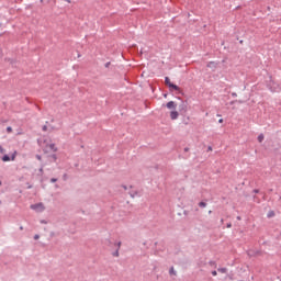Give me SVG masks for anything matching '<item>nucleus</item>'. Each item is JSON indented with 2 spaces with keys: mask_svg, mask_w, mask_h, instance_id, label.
I'll use <instances>...</instances> for the list:
<instances>
[{
  "mask_svg": "<svg viewBox=\"0 0 281 281\" xmlns=\"http://www.w3.org/2000/svg\"><path fill=\"white\" fill-rule=\"evenodd\" d=\"M50 181H52V183H56L57 180H56V178H53Z\"/></svg>",
  "mask_w": 281,
  "mask_h": 281,
  "instance_id": "nucleus-18",
  "label": "nucleus"
},
{
  "mask_svg": "<svg viewBox=\"0 0 281 281\" xmlns=\"http://www.w3.org/2000/svg\"><path fill=\"white\" fill-rule=\"evenodd\" d=\"M273 216H276V212L270 211V212L268 213V218H271V217H273Z\"/></svg>",
  "mask_w": 281,
  "mask_h": 281,
  "instance_id": "nucleus-11",
  "label": "nucleus"
},
{
  "mask_svg": "<svg viewBox=\"0 0 281 281\" xmlns=\"http://www.w3.org/2000/svg\"><path fill=\"white\" fill-rule=\"evenodd\" d=\"M14 159H16V151H14V153L12 154L11 158H10V156H8V155H4V156L2 157V161H14Z\"/></svg>",
  "mask_w": 281,
  "mask_h": 281,
  "instance_id": "nucleus-3",
  "label": "nucleus"
},
{
  "mask_svg": "<svg viewBox=\"0 0 281 281\" xmlns=\"http://www.w3.org/2000/svg\"><path fill=\"white\" fill-rule=\"evenodd\" d=\"M167 109H177V103H175V101H169L167 103Z\"/></svg>",
  "mask_w": 281,
  "mask_h": 281,
  "instance_id": "nucleus-4",
  "label": "nucleus"
},
{
  "mask_svg": "<svg viewBox=\"0 0 281 281\" xmlns=\"http://www.w3.org/2000/svg\"><path fill=\"white\" fill-rule=\"evenodd\" d=\"M199 207H207V203H205V202H200V203H199Z\"/></svg>",
  "mask_w": 281,
  "mask_h": 281,
  "instance_id": "nucleus-12",
  "label": "nucleus"
},
{
  "mask_svg": "<svg viewBox=\"0 0 281 281\" xmlns=\"http://www.w3.org/2000/svg\"><path fill=\"white\" fill-rule=\"evenodd\" d=\"M7 133H12V127H7Z\"/></svg>",
  "mask_w": 281,
  "mask_h": 281,
  "instance_id": "nucleus-16",
  "label": "nucleus"
},
{
  "mask_svg": "<svg viewBox=\"0 0 281 281\" xmlns=\"http://www.w3.org/2000/svg\"><path fill=\"white\" fill-rule=\"evenodd\" d=\"M0 205H1V201H0Z\"/></svg>",
  "mask_w": 281,
  "mask_h": 281,
  "instance_id": "nucleus-26",
  "label": "nucleus"
},
{
  "mask_svg": "<svg viewBox=\"0 0 281 281\" xmlns=\"http://www.w3.org/2000/svg\"><path fill=\"white\" fill-rule=\"evenodd\" d=\"M206 67H209V69H216V63L214 61H210Z\"/></svg>",
  "mask_w": 281,
  "mask_h": 281,
  "instance_id": "nucleus-6",
  "label": "nucleus"
},
{
  "mask_svg": "<svg viewBox=\"0 0 281 281\" xmlns=\"http://www.w3.org/2000/svg\"><path fill=\"white\" fill-rule=\"evenodd\" d=\"M34 238H35V240H38L40 236H38V235H35Z\"/></svg>",
  "mask_w": 281,
  "mask_h": 281,
  "instance_id": "nucleus-19",
  "label": "nucleus"
},
{
  "mask_svg": "<svg viewBox=\"0 0 281 281\" xmlns=\"http://www.w3.org/2000/svg\"><path fill=\"white\" fill-rule=\"evenodd\" d=\"M177 117H179V112H177V111L170 112V119L171 120H177Z\"/></svg>",
  "mask_w": 281,
  "mask_h": 281,
  "instance_id": "nucleus-5",
  "label": "nucleus"
},
{
  "mask_svg": "<svg viewBox=\"0 0 281 281\" xmlns=\"http://www.w3.org/2000/svg\"><path fill=\"white\" fill-rule=\"evenodd\" d=\"M31 210H35L36 212H43V210H45V206L43 205V203L33 204L31 205Z\"/></svg>",
  "mask_w": 281,
  "mask_h": 281,
  "instance_id": "nucleus-2",
  "label": "nucleus"
},
{
  "mask_svg": "<svg viewBox=\"0 0 281 281\" xmlns=\"http://www.w3.org/2000/svg\"><path fill=\"white\" fill-rule=\"evenodd\" d=\"M217 271L220 273H227V268H218Z\"/></svg>",
  "mask_w": 281,
  "mask_h": 281,
  "instance_id": "nucleus-9",
  "label": "nucleus"
},
{
  "mask_svg": "<svg viewBox=\"0 0 281 281\" xmlns=\"http://www.w3.org/2000/svg\"><path fill=\"white\" fill-rule=\"evenodd\" d=\"M212 276L216 277V276H218V272H216V270H213Z\"/></svg>",
  "mask_w": 281,
  "mask_h": 281,
  "instance_id": "nucleus-15",
  "label": "nucleus"
},
{
  "mask_svg": "<svg viewBox=\"0 0 281 281\" xmlns=\"http://www.w3.org/2000/svg\"><path fill=\"white\" fill-rule=\"evenodd\" d=\"M0 186H1V181H0Z\"/></svg>",
  "mask_w": 281,
  "mask_h": 281,
  "instance_id": "nucleus-25",
  "label": "nucleus"
},
{
  "mask_svg": "<svg viewBox=\"0 0 281 281\" xmlns=\"http://www.w3.org/2000/svg\"><path fill=\"white\" fill-rule=\"evenodd\" d=\"M37 159H41V156H37Z\"/></svg>",
  "mask_w": 281,
  "mask_h": 281,
  "instance_id": "nucleus-23",
  "label": "nucleus"
},
{
  "mask_svg": "<svg viewBox=\"0 0 281 281\" xmlns=\"http://www.w3.org/2000/svg\"><path fill=\"white\" fill-rule=\"evenodd\" d=\"M227 227H232V224H228Z\"/></svg>",
  "mask_w": 281,
  "mask_h": 281,
  "instance_id": "nucleus-22",
  "label": "nucleus"
},
{
  "mask_svg": "<svg viewBox=\"0 0 281 281\" xmlns=\"http://www.w3.org/2000/svg\"><path fill=\"white\" fill-rule=\"evenodd\" d=\"M42 131H47V125H44V126L42 127Z\"/></svg>",
  "mask_w": 281,
  "mask_h": 281,
  "instance_id": "nucleus-17",
  "label": "nucleus"
},
{
  "mask_svg": "<svg viewBox=\"0 0 281 281\" xmlns=\"http://www.w3.org/2000/svg\"><path fill=\"white\" fill-rule=\"evenodd\" d=\"M115 245H116L117 249H120L122 247V241H119Z\"/></svg>",
  "mask_w": 281,
  "mask_h": 281,
  "instance_id": "nucleus-14",
  "label": "nucleus"
},
{
  "mask_svg": "<svg viewBox=\"0 0 281 281\" xmlns=\"http://www.w3.org/2000/svg\"><path fill=\"white\" fill-rule=\"evenodd\" d=\"M49 150H52L53 153H56L57 148L55 144H50L48 145Z\"/></svg>",
  "mask_w": 281,
  "mask_h": 281,
  "instance_id": "nucleus-8",
  "label": "nucleus"
},
{
  "mask_svg": "<svg viewBox=\"0 0 281 281\" xmlns=\"http://www.w3.org/2000/svg\"><path fill=\"white\" fill-rule=\"evenodd\" d=\"M170 276H177V271H175V268H170L169 270Z\"/></svg>",
  "mask_w": 281,
  "mask_h": 281,
  "instance_id": "nucleus-10",
  "label": "nucleus"
},
{
  "mask_svg": "<svg viewBox=\"0 0 281 281\" xmlns=\"http://www.w3.org/2000/svg\"><path fill=\"white\" fill-rule=\"evenodd\" d=\"M262 142H265V134H260V135L258 136V143H259V144H262Z\"/></svg>",
  "mask_w": 281,
  "mask_h": 281,
  "instance_id": "nucleus-7",
  "label": "nucleus"
},
{
  "mask_svg": "<svg viewBox=\"0 0 281 281\" xmlns=\"http://www.w3.org/2000/svg\"><path fill=\"white\" fill-rule=\"evenodd\" d=\"M218 122H220V124H223V119H220Z\"/></svg>",
  "mask_w": 281,
  "mask_h": 281,
  "instance_id": "nucleus-21",
  "label": "nucleus"
},
{
  "mask_svg": "<svg viewBox=\"0 0 281 281\" xmlns=\"http://www.w3.org/2000/svg\"><path fill=\"white\" fill-rule=\"evenodd\" d=\"M113 256H115V258H117L120 256V249H116V251L113 254Z\"/></svg>",
  "mask_w": 281,
  "mask_h": 281,
  "instance_id": "nucleus-13",
  "label": "nucleus"
},
{
  "mask_svg": "<svg viewBox=\"0 0 281 281\" xmlns=\"http://www.w3.org/2000/svg\"><path fill=\"white\" fill-rule=\"evenodd\" d=\"M122 188H123L124 190H128V188H127L126 186H122Z\"/></svg>",
  "mask_w": 281,
  "mask_h": 281,
  "instance_id": "nucleus-20",
  "label": "nucleus"
},
{
  "mask_svg": "<svg viewBox=\"0 0 281 281\" xmlns=\"http://www.w3.org/2000/svg\"><path fill=\"white\" fill-rule=\"evenodd\" d=\"M165 85H168L169 89H173V91H181V88H179V86L170 82V78H168V77L165 78Z\"/></svg>",
  "mask_w": 281,
  "mask_h": 281,
  "instance_id": "nucleus-1",
  "label": "nucleus"
},
{
  "mask_svg": "<svg viewBox=\"0 0 281 281\" xmlns=\"http://www.w3.org/2000/svg\"><path fill=\"white\" fill-rule=\"evenodd\" d=\"M20 229H23V226H21Z\"/></svg>",
  "mask_w": 281,
  "mask_h": 281,
  "instance_id": "nucleus-24",
  "label": "nucleus"
}]
</instances>
